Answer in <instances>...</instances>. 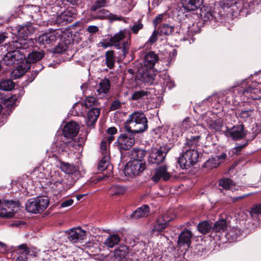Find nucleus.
<instances>
[{
	"label": "nucleus",
	"mask_w": 261,
	"mask_h": 261,
	"mask_svg": "<svg viewBox=\"0 0 261 261\" xmlns=\"http://www.w3.org/2000/svg\"><path fill=\"white\" fill-rule=\"evenodd\" d=\"M44 56L43 51H33L28 55V60L29 62H36L41 60Z\"/></svg>",
	"instance_id": "nucleus-40"
},
{
	"label": "nucleus",
	"mask_w": 261,
	"mask_h": 261,
	"mask_svg": "<svg viewBox=\"0 0 261 261\" xmlns=\"http://www.w3.org/2000/svg\"><path fill=\"white\" fill-rule=\"evenodd\" d=\"M85 142V139L84 138H80L79 139V142L77 143L76 142L75 140L71 139V140L67 142L66 143V146L70 148H75V149H79V147H80L82 146L83 144Z\"/></svg>",
	"instance_id": "nucleus-47"
},
{
	"label": "nucleus",
	"mask_w": 261,
	"mask_h": 261,
	"mask_svg": "<svg viewBox=\"0 0 261 261\" xmlns=\"http://www.w3.org/2000/svg\"><path fill=\"white\" fill-rule=\"evenodd\" d=\"M75 15V10L72 8L64 10L57 17L56 22L61 25L66 24L73 20Z\"/></svg>",
	"instance_id": "nucleus-19"
},
{
	"label": "nucleus",
	"mask_w": 261,
	"mask_h": 261,
	"mask_svg": "<svg viewBox=\"0 0 261 261\" xmlns=\"http://www.w3.org/2000/svg\"><path fill=\"white\" fill-rule=\"evenodd\" d=\"M131 41V33L126 29L120 30L110 39L111 45L115 46L118 49L122 48L123 55L127 54Z\"/></svg>",
	"instance_id": "nucleus-4"
},
{
	"label": "nucleus",
	"mask_w": 261,
	"mask_h": 261,
	"mask_svg": "<svg viewBox=\"0 0 261 261\" xmlns=\"http://www.w3.org/2000/svg\"><path fill=\"white\" fill-rule=\"evenodd\" d=\"M147 123V119L143 113L135 112L130 114L125 124L128 133L121 134L117 139L118 148L120 150L129 149L135 142L134 134L145 131L148 127Z\"/></svg>",
	"instance_id": "nucleus-1"
},
{
	"label": "nucleus",
	"mask_w": 261,
	"mask_h": 261,
	"mask_svg": "<svg viewBox=\"0 0 261 261\" xmlns=\"http://www.w3.org/2000/svg\"><path fill=\"white\" fill-rule=\"evenodd\" d=\"M164 16V14H159L153 19V24L155 29H156L157 25L163 21Z\"/></svg>",
	"instance_id": "nucleus-58"
},
{
	"label": "nucleus",
	"mask_w": 261,
	"mask_h": 261,
	"mask_svg": "<svg viewBox=\"0 0 261 261\" xmlns=\"http://www.w3.org/2000/svg\"><path fill=\"white\" fill-rule=\"evenodd\" d=\"M16 252L17 254L26 256L30 254V249L27 247L26 244H23L18 246Z\"/></svg>",
	"instance_id": "nucleus-53"
},
{
	"label": "nucleus",
	"mask_w": 261,
	"mask_h": 261,
	"mask_svg": "<svg viewBox=\"0 0 261 261\" xmlns=\"http://www.w3.org/2000/svg\"><path fill=\"white\" fill-rule=\"evenodd\" d=\"M227 228L226 221L225 219H221L213 223L212 232H221L225 231Z\"/></svg>",
	"instance_id": "nucleus-34"
},
{
	"label": "nucleus",
	"mask_w": 261,
	"mask_h": 261,
	"mask_svg": "<svg viewBox=\"0 0 261 261\" xmlns=\"http://www.w3.org/2000/svg\"><path fill=\"white\" fill-rule=\"evenodd\" d=\"M107 132L109 135H113L117 132V129L115 127H111L107 130Z\"/></svg>",
	"instance_id": "nucleus-64"
},
{
	"label": "nucleus",
	"mask_w": 261,
	"mask_h": 261,
	"mask_svg": "<svg viewBox=\"0 0 261 261\" xmlns=\"http://www.w3.org/2000/svg\"><path fill=\"white\" fill-rule=\"evenodd\" d=\"M29 47L25 39H20L9 42L7 49L8 53L4 56L3 61L7 66H12L22 63L25 59V50Z\"/></svg>",
	"instance_id": "nucleus-2"
},
{
	"label": "nucleus",
	"mask_w": 261,
	"mask_h": 261,
	"mask_svg": "<svg viewBox=\"0 0 261 261\" xmlns=\"http://www.w3.org/2000/svg\"><path fill=\"white\" fill-rule=\"evenodd\" d=\"M22 18L29 23L37 22L40 19V9L37 6L25 5L21 8Z\"/></svg>",
	"instance_id": "nucleus-9"
},
{
	"label": "nucleus",
	"mask_w": 261,
	"mask_h": 261,
	"mask_svg": "<svg viewBox=\"0 0 261 261\" xmlns=\"http://www.w3.org/2000/svg\"><path fill=\"white\" fill-rule=\"evenodd\" d=\"M145 168L146 165L143 161L132 160L126 164L123 173L125 176H136L142 172Z\"/></svg>",
	"instance_id": "nucleus-10"
},
{
	"label": "nucleus",
	"mask_w": 261,
	"mask_h": 261,
	"mask_svg": "<svg viewBox=\"0 0 261 261\" xmlns=\"http://www.w3.org/2000/svg\"><path fill=\"white\" fill-rule=\"evenodd\" d=\"M14 83L10 80H3L0 82V90L10 91L14 87Z\"/></svg>",
	"instance_id": "nucleus-43"
},
{
	"label": "nucleus",
	"mask_w": 261,
	"mask_h": 261,
	"mask_svg": "<svg viewBox=\"0 0 261 261\" xmlns=\"http://www.w3.org/2000/svg\"><path fill=\"white\" fill-rule=\"evenodd\" d=\"M114 138L113 135H109L107 137H105L101 141V143L103 141H106L107 142V149H108V146L114 140Z\"/></svg>",
	"instance_id": "nucleus-61"
},
{
	"label": "nucleus",
	"mask_w": 261,
	"mask_h": 261,
	"mask_svg": "<svg viewBox=\"0 0 261 261\" xmlns=\"http://www.w3.org/2000/svg\"><path fill=\"white\" fill-rule=\"evenodd\" d=\"M16 31L17 35L18 36V39L17 40H19L20 39H25L28 42V44L29 46L30 41L27 40L25 37H28L29 35L34 32V27L30 24H23L17 27Z\"/></svg>",
	"instance_id": "nucleus-20"
},
{
	"label": "nucleus",
	"mask_w": 261,
	"mask_h": 261,
	"mask_svg": "<svg viewBox=\"0 0 261 261\" xmlns=\"http://www.w3.org/2000/svg\"><path fill=\"white\" fill-rule=\"evenodd\" d=\"M109 0H96L90 8V10L92 12H96L98 9L107 7Z\"/></svg>",
	"instance_id": "nucleus-41"
},
{
	"label": "nucleus",
	"mask_w": 261,
	"mask_h": 261,
	"mask_svg": "<svg viewBox=\"0 0 261 261\" xmlns=\"http://www.w3.org/2000/svg\"><path fill=\"white\" fill-rule=\"evenodd\" d=\"M109 16L108 11L105 9H101L97 11L96 14H93L92 17L93 19H102Z\"/></svg>",
	"instance_id": "nucleus-52"
},
{
	"label": "nucleus",
	"mask_w": 261,
	"mask_h": 261,
	"mask_svg": "<svg viewBox=\"0 0 261 261\" xmlns=\"http://www.w3.org/2000/svg\"><path fill=\"white\" fill-rule=\"evenodd\" d=\"M189 118H186L180 124V132H182L181 136L186 139V142L185 143L184 149H194L196 148L199 140L201 138L199 135H194L191 131H188V128H191V124L189 123Z\"/></svg>",
	"instance_id": "nucleus-5"
},
{
	"label": "nucleus",
	"mask_w": 261,
	"mask_h": 261,
	"mask_svg": "<svg viewBox=\"0 0 261 261\" xmlns=\"http://www.w3.org/2000/svg\"><path fill=\"white\" fill-rule=\"evenodd\" d=\"M260 86L259 82L246 80L233 90L232 96L246 102H250L251 100H261Z\"/></svg>",
	"instance_id": "nucleus-3"
},
{
	"label": "nucleus",
	"mask_w": 261,
	"mask_h": 261,
	"mask_svg": "<svg viewBox=\"0 0 261 261\" xmlns=\"http://www.w3.org/2000/svg\"><path fill=\"white\" fill-rule=\"evenodd\" d=\"M96 102L95 98L93 96H89L87 97L84 101V106L86 108H89L94 106Z\"/></svg>",
	"instance_id": "nucleus-55"
},
{
	"label": "nucleus",
	"mask_w": 261,
	"mask_h": 261,
	"mask_svg": "<svg viewBox=\"0 0 261 261\" xmlns=\"http://www.w3.org/2000/svg\"><path fill=\"white\" fill-rule=\"evenodd\" d=\"M213 13L211 7L203 6L200 9V18L203 21H210L214 18Z\"/></svg>",
	"instance_id": "nucleus-31"
},
{
	"label": "nucleus",
	"mask_w": 261,
	"mask_h": 261,
	"mask_svg": "<svg viewBox=\"0 0 261 261\" xmlns=\"http://www.w3.org/2000/svg\"><path fill=\"white\" fill-rule=\"evenodd\" d=\"M256 135L255 134L253 135L252 138L251 139H248L246 140V141L243 143L242 145H239L233 148V151L236 154H239L242 149L244 148H245L249 144V142L252 140H253L256 137Z\"/></svg>",
	"instance_id": "nucleus-51"
},
{
	"label": "nucleus",
	"mask_w": 261,
	"mask_h": 261,
	"mask_svg": "<svg viewBox=\"0 0 261 261\" xmlns=\"http://www.w3.org/2000/svg\"><path fill=\"white\" fill-rule=\"evenodd\" d=\"M120 240V237L118 234H112L106 239L103 244L107 247L112 248L119 244Z\"/></svg>",
	"instance_id": "nucleus-32"
},
{
	"label": "nucleus",
	"mask_w": 261,
	"mask_h": 261,
	"mask_svg": "<svg viewBox=\"0 0 261 261\" xmlns=\"http://www.w3.org/2000/svg\"><path fill=\"white\" fill-rule=\"evenodd\" d=\"M193 234L191 230L185 228L180 232V252L184 250L185 251L182 253V256L186 259V254L188 252L187 250L191 243V238Z\"/></svg>",
	"instance_id": "nucleus-15"
},
{
	"label": "nucleus",
	"mask_w": 261,
	"mask_h": 261,
	"mask_svg": "<svg viewBox=\"0 0 261 261\" xmlns=\"http://www.w3.org/2000/svg\"><path fill=\"white\" fill-rule=\"evenodd\" d=\"M86 236V232L81 228H73L68 233V238L73 243L83 240Z\"/></svg>",
	"instance_id": "nucleus-21"
},
{
	"label": "nucleus",
	"mask_w": 261,
	"mask_h": 261,
	"mask_svg": "<svg viewBox=\"0 0 261 261\" xmlns=\"http://www.w3.org/2000/svg\"><path fill=\"white\" fill-rule=\"evenodd\" d=\"M100 150L103 158L100 160L98 164L97 168L99 171H104L107 169L110 170V172L108 175L103 176H99L98 179L99 180H102L105 178H108L112 175L111 165L109 164V151L107 149V142L103 141L100 143Z\"/></svg>",
	"instance_id": "nucleus-6"
},
{
	"label": "nucleus",
	"mask_w": 261,
	"mask_h": 261,
	"mask_svg": "<svg viewBox=\"0 0 261 261\" xmlns=\"http://www.w3.org/2000/svg\"><path fill=\"white\" fill-rule=\"evenodd\" d=\"M208 125L209 128L212 130H214V132L220 131L223 126L222 121L220 119L218 120H211Z\"/></svg>",
	"instance_id": "nucleus-45"
},
{
	"label": "nucleus",
	"mask_w": 261,
	"mask_h": 261,
	"mask_svg": "<svg viewBox=\"0 0 261 261\" xmlns=\"http://www.w3.org/2000/svg\"><path fill=\"white\" fill-rule=\"evenodd\" d=\"M144 28V24L141 20H139L134 23L132 25H130L129 29L134 34H137L139 31L142 30Z\"/></svg>",
	"instance_id": "nucleus-50"
},
{
	"label": "nucleus",
	"mask_w": 261,
	"mask_h": 261,
	"mask_svg": "<svg viewBox=\"0 0 261 261\" xmlns=\"http://www.w3.org/2000/svg\"><path fill=\"white\" fill-rule=\"evenodd\" d=\"M180 30L184 35V37L180 40L184 41L186 40L189 36H193L194 34L199 31L197 24L192 23L191 25V24L186 21H180Z\"/></svg>",
	"instance_id": "nucleus-18"
},
{
	"label": "nucleus",
	"mask_w": 261,
	"mask_h": 261,
	"mask_svg": "<svg viewBox=\"0 0 261 261\" xmlns=\"http://www.w3.org/2000/svg\"><path fill=\"white\" fill-rule=\"evenodd\" d=\"M122 9L125 11H130L135 6L133 0H117Z\"/></svg>",
	"instance_id": "nucleus-39"
},
{
	"label": "nucleus",
	"mask_w": 261,
	"mask_h": 261,
	"mask_svg": "<svg viewBox=\"0 0 261 261\" xmlns=\"http://www.w3.org/2000/svg\"><path fill=\"white\" fill-rule=\"evenodd\" d=\"M126 191L125 187L119 186L114 185L110 189V193L112 196H119L124 194Z\"/></svg>",
	"instance_id": "nucleus-38"
},
{
	"label": "nucleus",
	"mask_w": 261,
	"mask_h": 261,
	"mask_svg": "<svg viewBox=\"0 0 261 261\" xmlns=\"http://www.w3.org/2000/svg\"><path fill=\"white\" fill-rule=\"evenodd\" d=\"M219 185L225 190H229L235 185L233 180L228 178H223L219 179Z\"/></svg>",
	"instance_id": "nucleus-42"
},
{
	"label": "nucleus",
	"mask_w": 261,
	"mask_h": 261,
	"mask_svg": "<svg viewBox=\"0 0 261 261\" xmlns=\"http://www.w3.org/2000/svg\"><path fill=\"white\" fill-rule=\"evenodd\" d=\"M128 253L126 246H120L114 251V257L117 261H123Z\"/></svg>",
	"instance_id": "nucleus-30"
},
{
	"label": "nucleus",
	"mask_w": 261,
	"mask_h": 261,
	"mask_svg": "<svg viewBox=\"0 0 261 261\" xmlns=\"http://www.w3.org/2000/svg\"><path fill=\"white\" fill-rule=\"evenodd\" d=\"M73 200L72 199H69L63 201L60 205L61 207H67L73 203Z\"/></svg>",
	"instance_id": "nucleus-60"
},
{
	"label": "nucleus",
	"mask_w": 261,
	"mask_h": 261,
	"mask_svg": "<svg viewBox=\"0 0 261 261\" xmlns=\"http://www.w3.org/2000/svg\"><path fill=\"white\" fill-rule=\"evenodd\" d=\"M169 148L165 146H160L159 148H153L151 150L148 161L150 164H159L162 163L169 151Z\"/></svg>",
	"instance_id": "nucleus-11"
},
{
	"label": "nucleus",
	"mask_w": 261,
	"mask_h": 261,
	"mask_svg": "<svg viewBox=\"0 0 261 261\" xmlns=\"http://www.w3.org/2000/svg\"><path fill=\"white\" fill-rule=\"evenodd\" d=\"M203 0H180L182 7L187 11H192L199 8Z\"/></svg>",
	"instance_id": "nucleus-25"
},
{
	"label": "nucleus",
	"mask_w": 261,
	"mask_h": 261,
	"mask_svg": "<svg viewBox=\"0 0 261 261\" xmlns=\"http://www.w3.org/2000/svg\"><path fill=\"white\" fill-rule=\"evenodd\" d=\"M180 156V168L187 169L195 165L199 159L198 151L194 149H186L182 150Z\"/></svg>",
	"instance_id": "nucleus-7"
},
{
	"label": "nucleus",
	"mask_w": 261,
	"mask_h": 261,
	"mask_svg": "<svg viewBox=\"0 0 261 261\" xmlns=\"http://www.w3.org/2000/svg\"><path fill=\"white\" fill-rule=\"evenodd\" d=\"M115 63V57L113 50H108L106 53V63L110 69L113 68Z\"/></svg>",
	"instance_id": "nucleus-36"
},
{
	"label": "nucleus",
	"mask_w": 261,
	"mask_h": 261,
	"mask_svg": "<svg viewBox=\"0 0 261 261\" xmlns=\"http://www.w3.org/2000/svg\"><path fill=\"white\" fill-rule=\"evenodd\" d=\"M170 220L165 219L163 215L159 216L153 224L151 233L156 236L159 235L169 225Z\"/></svg>",
	"instance_id": "nucleus-17"
},
{
	"label": "nucleus",
	"mask_w": 261,
	"mask_h": 261,
	"mask_svg": "<svg viewBox=\"0 0 261 261\" xmlns=\"http://www.w3.org/2000/svg\"><path fill=\"white\" fill-rule=\"evenodd\" d=\"M236 115L238 118L244 121H250L255 115V111L253 108L245 107L242 109H238Z\"/></svg>",
	"instance_id": "nucleus-24"
},
{
	"label": "nucleus",
	"mask_w": 261,
	"mask_h": 261,
	"mask_svg": "<svg viewBox=\"0 0 261 261\" xmlns=\"http://www.w3.org/2000/svg\"><path fill=\"white\" fill-rule=\"evenodd\" d=\"M18 207V202L13 200L2 201L0 199V217L12 218L14 215V208Z\"/></svg>",
	"instance_id": "nucleus-12"
},
{
	"label": "nucleus",
	"mask_w": 261,
	"mask_h": 261,
	"mask_svg": "<svg viewBox=\"0 0 261 261\" xmlns=\"http://www.w3.org/2000/svg\"><path fill=\"white\" fill-rule=\"evenodd\" d=\"M236 3V0H224L223 5L224 7L229 8Z\"/></svg>",
	"instance_id": "nucleus-62"
},
{
	"label": "nucleus",
	"mask_w": 261,
	"mask_h": 261,
	"mask_svg": "<svg viewBox=\"0 0 261 261\" xmlns=\"http://www.w3.org/2000/svg\"><path fill=\"white\" fill-rule=\"evenodd\" d=\"M227 134L233 140H239L244 139L247 135V130H245L244 125L243 124H237L227 129Z\"/></svg>",
	"instance_id": "nucleus-16"
},
{
	"label": "nucleus",
	"mask_w": 261,
	"mask_h": 261,
	"mask_svg": "<svg viewBox=\"0 0 261 261\" xmlns=\"http://www.w3.org/2000/svg\"><path fill=\"white\" fill-rule=\"evenodd\" d=\"M159 57L153 51H150L146 54L144 57V65L148 68L151 69L158 61Z\"/></svg>",
	"instance_id": "nucleus-28"
},
{
	"label": "nucleus",
	"mask_w": 261,
	"mask_h": 261,
	"mask_svg": "<svg viewBox=\"0 0 261 261\" xmlns=\"http://www.w3.org/2000/svg\"><path fill=\"white\" fill-rule=\"evenodd\" d=\"M158 35H159V32L157 31L156 29H155L147 43L149 44H152L155 43L158 39Z\"/></svg>",
	"instance_id": "nucleus-57"
},
{
	"label": "nucleus",
	"mask_w": 261,
	"mask_h": 261,
	"mask_svg": "<svg viewBox=\"0 0 261 261\" xmlns=\"http://www.w3.org/2000/svg\"><path fill=\"white\" fill-rule=\"evenodd\" d=\"M170 177V174L167 172V166L163 165L154 170V172L151 177V179L155 182H158L161 178L165 181L167 180Z\"/></svg>",
	"instance_id": "nucleus-23"
},
{
	"label": "nucleus",
	"mask_w": 261,
	"mask_h": 261,
	"mask_svg": "<svg viewBox=\"0 0 261 261\" xmlns=\"http://www.w3.org/2000/svg\"><path fill=\"white\" fill-rule=\"evenodd\" d=\"M148 94L147 90H140L134 92L132 95V99L133 100H137L142 99L145 96H146Z\"/></svg>",
	"instance_id": "nucleus-48"
},
{
	"label": "nucleus",
	"mask_w": 261,
	"mask_h": 261,
	"mask_svg": "<svg viewBox=\"0 0 261 261\" xmlns=\"http://www.w3.org/2000/svg\"><path fill=\"white\" fill-rule=\"evenodd\" d=\"M249 213L252 218L257 219L261 214V203L253 205Z\"/></svg>",
	"instance_id": "nucleus-46"
},
{
	"label": "nucleus",
	"mask_w": 261,
	"mask_h": 261,
	"mask_svg": "<svg viewBox=\"0 0 261 261\" xmlns=\"http://www.w3.org/2000/svg\"><path fill=\"white\" fill-rule=\"evenodd\" d=\"M49 200L44 197H37L30 199L26 204V210L34 214L39 213L44 211L48 205Z\"/></svg>",
	"instance_id": "nucleus-8"
},
{
	"label": "nucleus",
	"mask_w": 261,
	"mask_h": 261,
	"mask_svg": "<svg viewBox=\"0 0 261 261\" xmlns=\"http://www.w3.org/2000/svg\"><path fill=\"white\" fill-rule=\"evenodd\" d=\"M197 229L200 233L206 234L212 231L213 222L209 220L202 221L197 224Z\"/></svg>",
	"instance_id": "nucleus-29"
},
{
	"label": "nucleus",
	"mask_w": 261,
	"mask_h": 261,
	"mask_svg": "<svg viewBox=\"0 0 261 261\" xmlns=\"http://www.w3.org/2000/svg\"><path fill=\"white\" fill-rule=\"evenodd\" d=\"M27 72V69L22 65H18L12 72L13 76L15 78L22 76Z\"/></svg>",
	"instance_id": "nucleus-49"
},
{
	"label": "nucleus",
	"mask_w": 261,
	"mask_h": 261,
	"mask_svg": "<svg viewBox=\"0 0 261 261\" xmlns=\"http://www.w3.org/2000/svg\"><path fill=\"white\" fill-rule=\"evenodd\" d=\"M146 152L145 150L139 148H134L130 151V155L133 160L143 161V159L146 155Z\"/></svg>",
	"instance_id": "nucleus-35"
},
{
	"label": "nucleus",
	"mask_w": 261,
	"mask_h": 261,
	"mask_svg": "<svg viewBox=\"0 0 261 261\" xmlns=\"http://www.w3.org/2000/svg\"><path fill=\"white\" fill-rule=\"evenodd\" d=\"M100 112L98 108H94L89 111L87 114V118L86 120L88 126H93L96 122Z\"/></svg>",
	"instance_id": "nucleus-27"
},
{
	"label": "nucleus",
	"mask_w": 261,
	"mask_h": 261,
	"mask_svg": "<svg viewBox=\"0 0 261 261\" xmlns=\"http://www.w3.org/2000/svg\"><path fill=\"white\" fill-rule=\"evenodd\" d=\"M174 27L169 25L167 24H162L158 28L157 31L159 35H169L173 32Z\"/></svg>",
	"instance_id": "nucleus-37"
},
{
	"label": "nucleus",
	"mask_w": 261,
	"mask_h": 261,
	"mask_svg": "<svg viewBox=\"0 0 261 261\" xmlns=\"http://www.w3.org/2000/svg\"><path fill=\"white\" fill-rule=\"evenodd\" d=\"M60 30L45 33L38 37V42L40 44H49L60 38L62 36Z\"/></svg>",
	"instance_id": "nucleus-14"
},
{
	"label": "nucleus",
	"mask_w": 261,
	"mask_h": 261,
	"mask_svg": "<svg viewBox=\"0 0 261 261\" xmlns=\"http://www.w3.org/2000/svg\"><path fill=\"white\" fill-rule=\"evenodd\" d=\"M110 87V82L108 79L105 78L101 80L96 87L98 95L101 97L105 96L109 91Z\"/></svg>",
	"instance_id": "nucleus-26"
},
{
	"label": "nucleus",
	"mask_w": 261,
	"mask_h": 261,
	"mask_svg": "<svg viewBox=\"0 0 261 261\" xmlns=\"http://www.w3.org/2000/svg\"><path fill=\"white\" fill-rule=\"evenodd\" d=\"M227 154L222 152L221 154L212 156L207 160L202 165V168H206L207 171H211L217 168L221 164L224 162L227 158Z\"/></svg>",
	"instance_id": "nucleus-13"
},
{
	"label": "nucleus",
	"mask_w": 261,
	"mask_h": 261,
	"mask_svg": "<svg viewBox=\"0 0 261 261\" xmlns=\"http://www.w3.org/2000/svg\"><path fill=\"white\" fill-rule=\"evenodd\" d=\"M121 106V103L118 100H115L112 103L110 108V110L115 111L120 108Z\"/></svg>",
	"instance_id": "nucleus-59"
},
{
	"label": "nucleus",
	"mask_w": 261,
	"mask_h": 261,
	"mask_svg": "<svg viewBox=\"0 0 261 261\" xmlns=\"http://www.w3.org/2000/svg\"><path fill=\"white\" fill-rule=\"evenodd\" d=\"M172 134V139L173 141H177L179 136V126L178 125H175L170 131Z\"/></svg>",
	"instance_id": "nucleus-56"
},
{
	"label": "nucleus",
	"mask_w": 261,
	"mask_h": 261,
	"mask_svg": "<svg viewBox=\"0 0 261 261\" xmlns=\"http://www.w3.org/2000/svg\"><path fill=\"white\" fill-rule=\"evenodd\" d=\"M68 48V46L64 42H60L54 48L53 52L56 54H62Z\"/></svg>",
	"instance_id": "nucleus-54"
},
{
	"label": "nucleus",
	"mask_w": 261,
	"mask_h": 261,
	"mask_svg": "<svg viewBox=\"0 0 261 261\" xmlns=\"http://www.w3.org/2000/svg\"><path fill=\"white\" fill-rule=\"evenodd\" d=\"M61 170L65 173L70 174H73L76 171V168L73 165L67 163H63L61 165Z\"/></svg>",
	"instance_id": "nucleus-44"
},
{
	"label": "nucleus",
	"mask_w": 261,
	"mask_h": 261,
	"mask_svg": "<svg viewBox=\"0 0 261 261\" xmlns=\"http://www.w3.org/2000/svg\"><path fill=\"white\" fill-rule=\"evenodd\" d=\"M87 30L90 33H95L98 31V28L95 25H90L88 27Z\"/></svg>",
	"instance_id": "nucleus-63"
},
{
	"label": "nucleus",
	"mask_w": 261,
	"mask_h": 261,
	"mask_svg": "<svg viewBox=\"0 0 261 261\" xmlns=\"http://www.w3.org/2000/svg\"><path fill=\"white\" fill-rule=\"evenodd\" d=\"M150 212L149 207L147 205L138 208L135 212H134L132 217L135 219H139L142 217H147Z\"/></svg>",
	"instance_id": "nucleus-33"
},
{
	"label": "nucleus",
	"mask_w": 261,
	"mask_h": 261,
	"mask_svg": "<svg viewBox=\"0 0 261 261\" xmlns=\"http://www.w3.org/2000/svg\"><path fill=\"white\" fill-rule=\"evenodd\" d=\"M79 125L73 121L67 123L64 126L63 134L65 137L73 138L79 131Z\"/></svg>",
	"instance_id": "nucleus-22"
}]
</instances>
